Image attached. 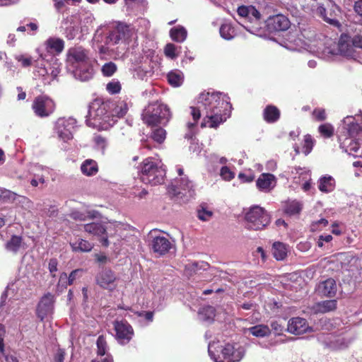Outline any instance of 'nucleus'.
I'll use <instances>...</instances> for the list:
<instances>
[{"label": "nucleus", "mask_w": 362, "mask_h": 362, "mask_svg": "<svg viewBox=\"0 0 362 362\" xmlns=\"http://www.w3.org/2000/svg\"><path fill=\"white\" fill-rule=\"evenodd\" d=\"M83 229L90 235L101 238L100 242L103 246L107 247L110 245V242L108 237L105 236L107 232V226L105 227L101 223L93 222L85 224L83 225Z\"/></svg>", "instance_id": "21"}, {"label": "nucleus", "mask_w": 362, "mask_h": 362, "mask_svg": "<svg viewBox=\"0 0 362 362\" xmlns=\"http://www.w3.org/2000/svg\"><path fill=\"white\" fill-rule=\"evenodd\" d=\"M170 35L173 40L177 42H182L187 37V32L184 27L177 26L171 28Z\"/></svg>", "instance_id": "39"}, {"label": "nucleus", "mask_w": 362, "mask_h": 362, "mask_svg": "<svg viewBox=\"0 0 362 362\" xmlns=\"http://www.w3.org/2000/svg\"><path fill=\"white\" fill-rule=\"evenodd\" d=\"M314 146V140L312 136L309 134L305 136L304 144L302 148V152L305 155H308Z\"/></svg>", "instance_id": "53"}, {"label": "nucleus", "mask_w": 362, "mask_h": 362, "mask_svg": "<svg viewBox=\"0 0 362 362\" xmlns=\"http://www.w3.org/2000/svg\"><path fill=\"white\" fill-rule=\"evenodd\" d=\"M248 332L252 335L257 337H264L270 334L271 329L267 325H258L250 327Z\"/></svg>", "instance_id": "40"}, {"label": "nucleus", "mask_w": 362, "mask_h": 362, "mask_svg": "<svg viewBox=\"0 0 362 362\" xmlns=\"http://www.w3.org/2000/svg\"><path fill=\"white\" fill-rule=\"evenodd\" d=\"M81 170L83 174L92 176L98 173V168L97 163L95 160L87 159L82 163Z\"/></svg>", "instance_id": "36"}, {"label": "nucleus", "mask_w": 362, "mask_h": 362, "mask_svg": "<svg viewBox=\"0 0 362 362\" xmlns=\"http://www.w3.org/2000/svg\"><path fill=\"white\" fill-rule=\"evenodd\" d=\"M114 329L115 331V338L121 345L128 344L134 334L132 325L126 320L115 321Z\"/></svg>", "instance_id": "15"}, {"label": "nucleus", "mask_w": 362, "mask_h": 362, "mask_svg": "<svg viewBox=\"0 0 362 362\" xmlns=\"http://www.w3.org/2000/svg\"><path fill=\"white\" fill-rule=\"evenodd\" d=\"M212 211L208 210L202 206L201 209L197 210V216L198 218L204 221H209L210 218L212 216Z\"/></svg>", "instance_id": "59"}, {"label": "nucleus", "mask_w": 362, "mask_h": 362, "mask_svg": "<svg viewBox=\"0 0 362 362\" xmlns=\"http://www.w3.org/2000/svg\"><path fill=\"white\" fill-rule=\"evenodd\" d=\"M96 344L98 348V355L105 357L102 358L100 361H93L92 362H113L112 356L107 354V345L106 340L103 336L98 337L96 341Z\"/></svg>", "instance_id": "26"}, {"label": "nucleus", "mask_w": 362, "mask_h": 362, "mask_svg": "<svg viewBox=\"0 0 362 362\" xmlns=\"http://www.w3.org/2000/svg\"><path fill=\"white\" fill-rule=\"evenodd\" d=\"M151 136L153 141L161 144L165 139L166 131L162 127L156 128L152 130Z\"/></svg>", "instance_id": "47"}, {"label": "nucleus", "mask_w": 362, "mask_h": 362, "mask_svg": "<svg viewBox=\"0 0 362 362\" xmlns=\"http://www.w3.org/2000/svg\"><path fill=\"white\" fill-rule=\"evenodd\" d=\"M302 204L296 200H293L286 203L284 209L286 214L289 216L298 214L302 210Z\"/></svg>", "instance_id": "42"}, {"label": "nucleus", "mask_w": 362, "mask_h": 362, "mask_svg": "<svg viewBox=\"0 0 362 362\" xmlns=\"http://www.w3.org/2000/svg\"><path fill=\"white\" fill-rule=\"evenodd\" d=\"M288 253L287 245L281 242H275L272 245V254L276 260H283Z\"/></svg>", "instance_id": "32"}, {"label": "nucleus", "mask_w": 362, "mask_h": 362, "mask_svg": "<svg viewBox=\"0 0 362 362\" xmlns=\"http://www.w3.org/2000/svg\"><path fill=\"white\" fill-rule=\"evenodd\" d=\"M299 29L300 35L305 40L311 42L315 38L316 32L313 28L308 25H300Z\"/></svg>", "instance_id": "45"}, {"label": "nucleus", "mask_w": 362, "mask_h": 362, "mask_svg": "<svg viewBox=\"0 0 362 362\" xmlns=\"http://www.w3.org/2000/svg\"><path fill=\"white\" fill-rule=\"evenodd\" d=\"M262 115L266 122L272 124L280 118V110L276 106L269 105L264 109Z\"/></svg>", "instance_id": "27"}, {"label": "nucleus", "mask_w": 362, "mask_h": 362, "mask_svg": "<svg viewBox=\"0 0 362 362\" xmlns=\"http://www.w3.org/2000/svg\"><path fill=\"white\" fill-rule=\"evenodd\" d=\"M337 47L341 55L358 62L359 52L355 49L352 42V37L349 35L341 34Z\"/></svg>", "instance_id": "16"}, {"label": "nucleus", "mask_w": 362, "mask_h": 362, "mask_svg": "<svg viewBox=\"0 0 362 362\" xmlns=\"http://www.w3.org/2000/svg\"><path fill=\"white\" fill-rule=\"evenodd\" d=\"M21 281L19 279L16 280L14 283L8 284L6 290L2 293L1 297L0 307L3 306L5 303L6 298L8 293L12 291L13 292L16 290V288H18L21 286Z\"/></svg>", "instance_id": "51"}, {"label": "nucleus", "mask_w": 362, "mask_h": 362, "mask_svg": "<svg viewBox=\"0 0 362 362\" xmlns=\"http://www.w3.org/2000/svg\"><path fill=\"white\" fill-rule=\"evenodd\" d=\"M151 70H148L142 66H139L134 69L133 76L136 78L144 80L148 76H151Z\"/></svg>", "instance_id": "50"}, {"label": "nucleus", "mask_w": 362, "mask_h": 362, "mask_svg": "<svg viewBox=\"0 0 362 362\" xmlns=\"http://www.w3.org/2000/svg\"><path fill=\"white\" fill-rule=\"evenodd\" d=\"M318 132L325 138H330L334 134V127L329 123H325L319 126Z\"/></svg>", "instance_id": "49"}, {"label": "nucleus", "mask_w": 362, "mask_h": 362, "mask_svg": "<svg viewBox=\"0 0 362 362\" xmlns=\"http://www.w3.org/2000/svg\"><path fill=\"white\" fill-rule=\"evenodd\" d=\"M156 232L151 234L152 238L151 240V248L154 252L163 255L169 252L173 245L169 239L163 235H155Z\"/></svg>", "instance_id": "19"}, {"label": "nucleus", "mask_w": 362, "mask_h": 362, "mask_svg": "<svg viewBox=\"0 0 362 362\" xmlns=\"http://www.w3.org/2000/svg\"><path fill=\"white\" fill-rule=\"evenodd\" d=\"M106 89L109 93L116 94L120 92L121 84L119 81L113 80L107 84Z\"/></svg>", "instance_id": "58"}, {"label": "nucleus", "mask_w": 362, "mask_h": 362, "mask_svg": "<svg viewBox=\"0 0 362 362\" xmlns=\"http://www.w3.org/2000/svg\"><path fill=\"white\" fill-rule=\"evenodd\" d=\"M198 315L200 320L211 323L214 321L215 317V309L210 305L204 306L200 308Z\"/></svg>", "instance_id": "35"}, {"label": "nucleus", "mask_w": 362, "mask_h": 362, "mask_svg": "<svg viewBox=\"0 0 362 362\" xmlns=\"http://www.w3.org/2000/svg\"><path fill=\"white\" fill-rule=\"evenodd\" d=\"M314 117L318 121H322L326 119L325 111L323 109H315L313 113Z\"/></svg>", "instance_id": "62"}, {"label": "nucleus", "mask_w": 362, "mask_h": 362, "mask_svg": "<svg viewBox=\"0 0 362 362\" xmlns=\"http://www.w3.org/2000/svg\"><path fill=\"white\" fill-rule=\"evenodd\" d=\"M165 175V169L160 160L153 158H148L143 161L140 180L142 182L157 185L162 184Z\"/></svg>", "instance_id": "8"}, {"label": "nucleus", "mask_w": 362, "mask_h": 362, "mask_svg": "<svg viewBox=\"0 0 362 362\" xmlns=\"http://www.w3.org/2000/svg\"><path fill=\"white\" fill-rule=\"evenodd\" d=\"M131 105L125 100L115 105L110 101L95 99L88 106L86 124L93 128L106 130L112 127L118 118L124 117Z\"/></svg>", "instance_id": "2"}, {"label": "nucleus", "mask_w": 362, "mask_h": 362, "mask_svg": "<svg viewBox=\"0 0 362 362\" xmlns=\"http://www.w3.org/2000/svg\"><path fill=\"white\" fill-rule=\"evenodd\" d=\"M235 173L228 166H223L220 170V176L225 181H230L235 177Z\"/></svg>", "instance_id": "56"}, {"label": "nucleus", "mask_w": 362, "mask_h": 362, "mask_svg": "<svg viewBox=\"0 0 362 362\" xmlns=\"http://www.w3.org/2000/svg\"><path fill=\"white\" fill-rule=\"evenodd\" d=\"M141 117L146 124L154 127L158 125H166L171 115L166 105L156 101L149 103L146 107Z\"/></svg>", "instance_id": "9"}, {"label": "nucleus", "mask_w": 362, "mask_h": 362, "mask_svg": "<svg viewBox=\"0 0 362 362\" xmlns=\"http://www.w3.org/2000/svg\"><path fill=\"white\" fill-rule=\"evenodd\" d=\"M276 185V177L271 173H262L256 181L257 189L263 192H269Z\"/></svg>", "instance_id": "23"}, {"label": "nucleus", "mask_w": 362, "mask_h": 362, "mask_svg": "<svg viewBox=\"0 0 362 362\" xmlns=\"http://www.w3.org/2000/svg\"><path fill=\"white\" fill-rule=\"evenodd\" d=\"M310 329L305 319L297 317L291 318L288 322L286 330L291 334L299 335L307 332Z\"/></svg>", "instance_id": "22"}, {"label": "nucleus", "mask_w": 362, "mask_h": 362, "mask_svg": "<svg viewBox=\"0 0 362 362\" xmlns=\"http://www.w3.org/2000/svg\"><path fill=\"white\" fill-rule=\"evenodd\" d=\"M208 268L209 264L205 262H194L185 266V269L189 272V274H192V273L197 274L201 270L205 271Z\"/></svg>", "instance_id": "43"}, {"label": "nucleus", "mask_w": 362, "mask_h": 362, "mask_svg": "<svg viewBox=\"0 0 362 362\" xmlns=\"http://www.w3.org/2000/svg\"><path fill=\"white\" fill-rule=\"evenodd\" d=\"M246 227L250 230H262L270 223V216L266 210L259 206L250 207L245 214Z\"/></svg>", "instance_id": "11"}, {"label": "nucleus", "mask_w": 362, "mask_h": 362, "mask_svg": "<svg viewBox=\"0 0 362 362\" xmlns=\"http://www.w3.org/2000/svg\"><path fill=\"white\" fill-rule=\"evenodd\" d=\"M351 37L355 49L359 52L358 62L362 64V32L354 35Z\"/></svg>", "instance_id": "48"}, {"label": "nucleus", "mask_w": 362, "mask_h": 362, "mask_svg": "<svg viewBox=\"0 0 362 362\" xmlns=\"http://www.w3.org/2000/svg\"><path fill=\"white\" fill-rule=\"evenodd\" d=\"M101 71L105 76H111L117 71V66L114 62H107L103 65Z\"/></svg>", "instance_id": "54"}, {"label": "nucleus", "mask_w": 362, "mask_h": 362, "mask_svg": "<svg viewBox=\"0 0 362 362\" xmlns=\"http://www.w3.org/2000/svg\"><path fill=\"white\" fill-rule=\"evenodd\" d=\"M221 37L226 40H230L234 37L235 30L230 23H223L219 29Z\"/></svg>", "instance_id": "44"}, {"label": "nucleus", "mask_w": 362, "mask_h": 362, "mask_svg": "<svg viewBox=\"0 0 362 362\" xmlns=\"http://www.w3.org/2000/svg\"><path fill=\"white\" fill-rule=\"evenodd\" d=\"M54 302V297L50 293H47L42 297L37 308V315L41 320L52 313Z\"/></svg>", "instance_id": "20"}, {"label": "nucleus", "mask_w": 362, "mask_h": 362, "mask_svg": "<svg viewBox=\"0 0 362 362\" xmlns=\"http://www.w3.org/2000/svg\"><path fill=\"white\" fill-rule=\"evenodd\" d=\"M64 49V41L55 37H49L37 49L42 63L37 62V72L48 83L57 78L61 71V63L56 57Z\"/></svg>", "instance_id": "4"}, {"label": "nucleus", "mask_w": 362, "mask_h": 362, "mask_svg": "<svg viewBox=\"0 0 362 362\" xmlns=\"http://www.w3.org/2000/svg\"><path fill=\"white\" fill-rule=\"evenodd\" d=\"M64 35L69 40H71L79 35L81 30L80 25L76 23L69 22V21L65 22Z\"/></svg>", "instance_id": "30"}, {"label": "nucleus", "mask_w": 362, "mask_h": 362, "mask_svg": "<svg viewBox=\"0 0 362 362\" xmlns=\"http://www.w3.org/2000/svg\"><path fill=\"white\" fill-rule=\"evenodd\" d=\"M317 291L321 296L333 297L337 293V284L333 279H328L320 282L317 288Z\"/></svg>", "instance_id": "25"}, {"label": "nucleus", "mask_w": 362, "mask_h": 362, "mask_svg": "<svg viewBox=\"0 0 362 362\" xmlns=\"http://www.w3.org/2000/svg\"><path fill=\"white\" fill-rule=\"evenodd\" d=\"M66 69L74 77L81 81H88L94 75L90 51L81 46H75L66 52Z\"/></svg>", "instance_id": "5"}, {"label": "nucleus", "mask_w": 362, "mask_h": 362, "mask_svg": "<svg viewBox=\"0 0 362 362\" xmlns=\"http://www.w3.org/2000/svg\"><path fill=\"white\" fill-rule=\"evenodd\" d=\"M99 213L95 211H81L78 210L73 211L70 214V217L78 221H86L88 219H93L97 218Z\"/></svg>", "instance_id": "31"}, {"label": "nucleus", "mask_w": 362, "mask_h": 362, "mask_svg": "<svg viewBox=\"0 0 362 362\" xmlns=\"http://www.w3.org/2000/svg\"><path fill=\"white\" fill-rule=\"evenodd\" d=\"M229 97L221 92L204 91L197 98L195 106L190 107L194 123L188 122L192 128L203 117L202 127L216 128L230 115L232 105Z\"/></svg>", "instance_id": "1"}, {"label": "nucleus", "mask_w": 362, "mask_h": 362, "mask_svg": "<svg viewBox=\"0 0 362 362\" xmlns=\"http://www.w3.org/2000/svg\"><path fill=\"white\" fill-rule=\"evenodd\" d=\"M81 272V270L80 269H75L70 273L69 276H67L66 273H62L59 277V284H62V286L64 287L67 285L73 284L74 281L77 278L78 273Z\"/></svg>", "instance_id": "41"}, {"label": "nucleus", "mask_w": 362, "mask_h": 362, "mask_svg": "<svg viewBox=\"0 0 362 362\" xmlns=\"http://www.w3.org/2000/svg\"><path fill=\"white\" fill-rule=\"evenodd\" d=\"M14 57L23 67H28L32 64V57L27 54H16Z\"/></svg>", "instance_id": "57"}, {"label": "nucleus", "mask_w": 362, "mask_h": 362, "mask_svg": "<svg viewBox=\"0 0 362 362\" xmlns=\"http://www.w3.org/2000/svg\"><path fill=\"white\" fill-rule=\"evenodd\" d=\"M107 32L105 45L99 48L100 54L105 53L111 46L118 45L117 54L119 55L128 49L131 42L137 41V33L134 26L125 23L117 22L112 25H100L95 30L93 40L95 42L103 41V35Z\"/></svg>", "instance_id": "3"}, {"label": "nucleus", "mask_w": 362, "mask_h": 362, "mask_svg": "<svg viewBox=\"0 0 362 362\" xmlns=\"http://www.w3.org/2000/svg\"><path fill=\"white\" fill-rule=\"evenodd\" d=\"M285 320H276L271 322L272 331L276 335H281L286 330L284 327Z\"/></svg>", "instance_id": "52"}, {"label": "nucleus", "mask_w": 362, "mask_h": 362, "mask_svg": "<svg viewBox=\"0 0 362 362\" xmlns=\"http://www.w3.org/2000/svg\"><path fill=\"white\" fill-rule=\"evenodd\" d=\"M338 139L340 148L344 152L358 156L362 141V124H358L352 116L346 117L342 121Z\"/></svg>", "instance_id": "6"}, {"label": "nucleus", "mask_w": 362, "mask_h": 362, "mask_svg": "<svg viewBox=\"0 0 362 362\" xmlns=\"http://www.w3.org/2000/svg\"><path fill=\"white\" fill-rule=\"evenodd\" d=\"M125 6L129 11H141L146 6L145 0H125Z\"/></svg>", "instance_id": "46"}, {"label": "nucleus", "mask_w": 362, "mask_h": 362, "mask_svg": "<svg viewBox=\"0 0 362 362\" xmlns=\"http://www.w3.org/2000/svg\"><path fill=\"white\" fill-rule=\"evenodd\" d=\"M317 340L325 347L331 350L338 351L348 348L354 340V337L349 333H340L339 334L321 333L317 335Z\"/></svg>", "instance_id": "10"}, {"label": "nucleus", "mask_w": 362, "mask_h": 362, "mask_svg": "<svg viewBox=\"0 0 362 362\" xmlns=\"http://www.w3.org/2000/svg\"><path fill=\"white\" fill-rule=\"evenodd\" d=\"M23 239L21 236L13 235L5 245L6 250L13 254H16L22 246Z\"/></svg>", "instance_id": "37"}, {"label": "nucleus", "mask_w": 362, "mask_h": 362, "mask_svg": "<svg viewBox=\"0 0 362 362\" xmlns=\"http://www.w3.org/2000/svg\"><path fill=\"white\" fill-rule=\"evenodd\" d=\"M208 352L214 362H239L245 356V350L238 344H227L224 346L217 342L209 343Z\"/></svg>", "instance_id": "7"}, {"label": "nucleus", "mask_w": 362, "mask_h": 362, "mask_svg": "<svg viewBox=\"0 0 362 362\" xmlns=\"http://www.w3.org/2000/svg\"><path fill=\"white\" fill-rule=\"evenodd\" d=\"M117 279L116 274L110 269H103L95 276L97 285L110 291L116 288Z\"/></svg>", "instance_id": "17"}, {"label": "nucleus", "mask_w": 362, "mask_h": 362, "mask_svg": "<svg viewBox=\"0 0 362 362\" xmlns=\"http://www.w3.org/2000/svg\"><path fill=\"white\" fill-rule=\"evenodd\" d=\"M55 107L54 100L45 95L36 97L32 105V109L35 115L40 118L51 115L54 112Z\"/></svg>", "instance_id": "13"}, {"label": "nucleus", "mask_w": 362, "mask_h": 362, "mask_svg": "<svg viewBox=\"0 0 362 362\" xmlns=\"http://www.w3.org/2000/svg\"><path fill=\"white\" fill-rule=\"evenodd\" d=\"M57 214V209L55 206H51L47 209H42L40 210V214L43 216L44 215H47L49 217L55 216Z\"/></svg>", "instance_id": "61"}, {"label": "nucleus", "mask_w": 362, "mask_h": 362, "mask_svg": "<svg viewBox=\"0 0 362 362\" xmlns=\"http://www.w3.org/2000/svg\"><path fill=\"white\" fill-rule=\"evenodd\" d=\"M167 77L168 83L174 87L180 86L184 81V75L180 70L170 71Z\"/></svg>", "instance_id": "38"}, {"label": "nucleus", "mask_w": 362, "mask_h": 362, "mask_svg": "<svg viewBox=\"0 0 362 362\" xmlns=\"http://www.w3.org/2000/svg\"><path fill=\"white\" fill-rule=\"evenodd\" d=\"M129 228V225L119 221L110 222L107 226V233L110 237L112 235L111 231L114 230L115 235H118L121 238L123 237V231L127 230Z\"/></svg>", "instance_id": "34"}, {"label": "nucleus", "mask_w": 362, "mask_h": 362, "mask_svg": "<svg viewBox=\"0 0 362 362\" xmlns=\"http://www.w3.org/2000/svg\"><path fill=\"white\" fill-rule=\"evenodd\" d=\"M70 245L72 250L76 252H88L93 247V244L82 238H78L76 241L70 243Z\"/></svg>", "instance_id": "28"}, {"label": "nucleus", "mask_w": 362, "mask_h": 362, "mask_svg": "<svg viewBox=\"0 0 362 362\" xmlns=\"http://www.w3.org/2000/svg\"><path fill=\"white\" fill-rule=\"evenodd\" d=\"M316 13L322 17L325 21L327 23L333 25H339V22L336 19H332L326 17V9L324 6H320L317 7L316 10Z\"/></svg>", "instance_id": "55"}, {"label": "nucleus", "mask_w": 362, "mask_h": 362, "mask_svg": "<svg viewBox=\"0 0 362 362\" xmlns=\"http://www.w3.org/2000/svg\"><path fill=\"white\" fill-rule=\"evenodd\" d=\"M57 265L58 262L57 259L52 258L49 259V264H48V269L49 272L52 274L53 276H55L54 273L57 271Z\"/></svg>", "instance_id": "63"}, {"label": "nucleus", "mask_w": 362, "mask_h": 362, "mask_svg": "<svg viewBox=\"0 0 362 362\" xmlns=\"http://www.w3.org/2000/svg\"><path fill=\"white\" fill-rule=\"evenodd\" d=\"M169 190L172 191L175 196L184 197L186 200L193 198L195 194L194 184L188 176L175 177L172 181Z\"/></svg>", "instance_id": "12"}, {"label": "nucleus", "mask_w": 362, "mask_h": 362, "mask_svg": "<svg viewBox=\"0 0 362 362\" xmlns=\"http://www.w3.org/2000/svg\"><path fill=\"white\" fill-rule=\"evenodd\" d=\"M65 352L63 349H59L54 356L55 362H64Z\"/></svg>", "instance_id": "64"}, {"label": "nucleus", "mask_w": 362, "mask_h": 362, "mask_svg": "<svg viewBox=\"0 0 362 362\" xmlns=\"http://www.w3.org/2000/svg\"><path fill=\"white\" fill-rule=\"evenodd\" d=\"M164 52L165 54L170 59H175L177 57L176 47L173 44H167L165 47Z\"/></svg>", "instance_id": "60"}, {"label": "nucleus", "mask_w": 362, "mask_h": 362, "mask_svg": "<svg viewBox=\"0 0 362 362\" xmlns=\"http://www.w3.org/2000/svg\"><path fill=\"white\" fill-rule=\"evenodd\" d=\"M238 14L240 18L250 22L257 21L260 19V13L253 6H241L238 8Z\"/></svg>", "instance_id": "24"}, {"label": "nucleus", "mask_w": 362, "mask_h": 362, "mask_svg": "<svg viewBox=\"0 0 362 362\" xmlns=\"http://www.w3.org/2000/svg\"><path fill=\"white\" fill-rule=\"evenodd\" d=\"M335 181L330 175H325L319 180L318 188L322 192H330L334 190Z\"/></svg>", "instance_id": "33"}, {"label": "nucleus", "mask_w": 362, "mask_h": 362, "mask_svg": "<svg viewBox=\"0 0 362 362\" xmlns=\"http://www.w3.org/2000/svg\"><path fill=\"white\" fill-rule=\"evenodd\" d=\"M76 126V120L73 117L59 118L54 125V132L58 137L66 142L73 139V132Z\"/></svg>", "instance_id": "14"}, {"label": "nucleus", "mask_w": 362, "mask_h": 362, "mask_svg": "<svg viewBox=\"0 0 362 362\" xmlns=\"http://www.w3.org/2000/svg\"><path fill=\"white\" fill-rule=\"evenodd\" d=\"M266 25L270 32H280L288 30L291 23L286 16L276 14L269 16L266 21Z\"/></svg>", "instance_id": "18"}, {"label": "nucleus", "mask_w": 362, "mask_h": 362, "mask_svg": "<svg viewBox=\"0 0 362 362\" xmlns=\"http://www.w3.org/2000/svg\"><path fill=\"white\" fill-rule=\"evenodd\" d=\"M337 307V300H326L318 302L315 306L316 313H326L336 310Z\"/></svg>", "instance_id": "29"}]
</instances>
